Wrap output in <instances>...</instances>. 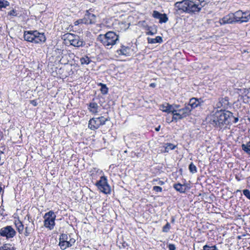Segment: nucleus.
<instances>
[{
  "instance_id": "42",
  "label": "nucleus",
  "mask_w": 250,
  "mask_h": 250,
  "mask_svg": "<svg viewBox=\"0 0 250 250\" xmlns=\"http://www.w3.org/2000/svg\"><path fill=\"white\" fill-rule=\"evenodd\" d=\"M153 190L156 192H161L162 191V188L159 186H154L153 188Z\"/></svg>"
},
{
  "instance_id": "4",
  "label": "nucleus",
  "mask_w": 250,
  "mask_h": 250,
  "mask_svg": "<svg viewBox=\"0 0 250 250\" xmlns=\"http://www.w3.org/2000/svg\"><path fill=\"white\" fill-rule=\"evenodd\" d=\"M191 108L187 105H185L184 108L179 109H175V112H174L172 117V121L182 120L189 116L191 114Z\"/></svg>"
},
{
  "instance_id": "5",
  "label": "nucleus",
  "mask_w": 250,
  "mask_h": 250,
  "mask_svg": "<svg viewBox=\"0 0 250 250\" xmlns=\"http://www.w3.org/2000/svg\"><path fill=\"white\" fill-rule=\"evenodd\" d=\"M56 218V215L52 210H50L45 213L43 216L44 227L49 230L53 229L55 225V220Z\"/></svg>"
},
{
  "instance_id": "36",
  "label": "nucleus",
  "mask_w": 250,
  "mask_h": 250,
  "mask_svg": "<svg viewBox=\"0 0 250 250\" xmlns=\"http://www.w3.org/2000/svg\"><path fill=\"white\" fill-rule=\"evenodd\" d=\"M176 147V146L172 144H167L166 146V151L168 152L169 150H173Z\"/></svg>"
},
{
  "instance_id": "48",
  "label": "nucleus",
  "mask_w": 250,
  "mask_h": 250,
  "mask_svg": "<svg viewBox=\"0 0 250 250\" xmlns=\"http://www.w3.org/2000/svg\"><path fill=\"white\" fill-rule=\"evenodd\" d=\"M172 105L174 106V108L176 109H179L178 108L180 107V105L179 104H174V105Z\"/></svg>"
},
{
  "instance_id": "15",
  "label": "nucleus",
  "mask_w": 250,
  "mask_h": 250,
  "mask_svg": "<svg viewBox=\"0 0 250 250\" xmlns=\"http://www.w3.org/2000/svg\"><path fill=\"white\" fill-rule=\"evenodd\" d=\"M160 109L163 112H167V113H171L173 115H174V112H175V108L174 106L168 103H166L165 104L161 105Z\"/></svg>"
},
{
  "instance_id": "55",
  "label": "nucleus",
  "mask_w": 250,
  "mask_h": 250,
  "mask_svg": "<svg viewBox=\"0 0 250 250\" xmlns=\"http://www.w3.org/2000/svg\"><path fill=\"white\" fill-rule=\"evenodd\" d=\"M236 179H237L238 181H239V178L236 177Z\"/></svg>"
},
{
  "instance_id": "24",
  "label": "nucleus",
  "mask_w": 250,
  "mask_h": 250,
  "mask_svg": "<svg viewBox=\"0 0 250 250\" xmlns=\"http://www.w3.org/2000/svg\"><path fill=\"white\" fill-rule=\"evenodd\" d=\"M147 42L149 43H162L163 42V39L160 36H157L155 38H147Z\"/></svg>"
},
{
  "instance_id": "9",
  "label": "nucleus",
  "mask_w": 250,
  "mask_h": 250,
  "mask_svg": "<svg viewBox=\"0 0 250 250\" xmlns=\"http://www.w3.org/2000/svg\"><path fill=\"white\" fill-rule=\"evenodd\" d=\"M16 234V231L11 226H7L0 229V235L7 239L13 238Z\"/></svg>"
},
{
  "instance_id": "45",
  "label": "nucleus",
  "mask_w": 250,
  "mask_h": 250,
  "mask_svg": "<svg viewBox=\"0 0 250 250\" xmlns=\"http://www.w3.org/2000/svg\"><path fill=\"white\" fill-rule=\"evenodd\" d=\"M153 182H157L156 184L160 185H163L164 184V182L163 181H161L160 180H158V179L154 180Z\"/></svg>"
},
{
  "instance_id": "12",
  "label": "nucleus",
  "mask_w": 250,
  "mask_h": 250,
  "mask_svg": "<svg viewBox=\"0 0 250 250\" xmlns=\"http://www.w3.org/2000/svg\"><path fill=\"white\" fill-rule=\"evenodd\" d=\"M220 24H231L235 22L234 13L229 14L219 20Z\"/></svg>"
},
{
  "instance_id": "47",
  "label": "nucleus",
  "mask_w": 250,
  "mask_h": 250,
  "mask_svg": "<svg viewBox=\"0 0 250 250\" xmlns=\"http://www.w3.org/2000/svg\"><path fill=\"white\" fill-rule=\"evenodd\" d=\"M246 96H247L248 98L250 99V89L248 90L247 94H246Z\"/></svg>"
},
{
  "instance_id": "34",
  "label": "nucleus",
  "mask_w": 250,
  "mask_h": 250,
  "mask_svg": "<svg viewBox=\"0 0 250 250\" xmlns=\"http://www.w3.org/2000/svg\"><path fill=\"white\" fill-rule=\"evenodd\" d=\"M168 21V18L166 14H164L162 15V16L159 19L160 23H166Z\"/></svg>"
},
{
  "instance_id": "46",
  "label": "nucleus",
  "mask_w": 250,
  "mask_h": 250,
  "mask_svg": "<svg viewBox=\"0 0 250 250\" xmlns=\"http://www.w3.org/2000/svg\"><path fill=\"white\" fill-rule=\"evenodd\" d=\"M3 153V152L0 150V166L2 165L3 164V162L1 160V156Z\"/></svg>"
},
{
  "instance_id": "41",
  "label": "nucleus",
  "mask_w": 250,
  "mask_h": 250,
  "mask_svg": "<svg viewBox=\"0 0 250 250\" xmlns=\"http://www.w3.org/2000/svg\"><path fill=\"white\" fill-rule=\"evenodd\" d=\"M85 24V21L83 20V19H79L74 22V25H78L80 24Z\"/></svg>"
},
{
  "instance_id": "43",
  "label": "nucleus",
  "mask_w": 250,
  "mask_h": 250,
  "mask_svg": "<svg viewBox=\"0 0 250 250\" xmlns=\"http://www.w3.org/2000/svg\"><path fill=\"white\" fill-rule=\"evenodd\" d=\"M150 27H148L147 29L148 31L146 32V35H153L155 34H156V32H153L151 30H150Z\"/></svg>"
},
{
  "instance_id": "23",
  "label": "nucleus",
  "mask_w": 250,
  "mask_h": 250,
  "mask_svg": "<svg viewBox=\"0 0 250 250\" xmlns=\"http://www.w3.org/2000/svg\"><path fill=\"white\" fill-rule=\"evenodd\" d=\"M16 248L13 244L10 243H4L0 247V250H16Z\"/></svg>"
},
{
  "instance_id": "19",
  "label": "nucleus",
  "mask_w": 250,
  "mask_h": 250,
  "mask_svg": "<svg viewBox=\"0 0 250 250\" xmlns=\"http://www.w3.org/2000/svg\"><path fill=\"white\" fill-rule=\"evenodd\" d=\"M83 40L81 39L79 36L75 37V39L70 43L71 45L75 47H80L83 45Z\"/></svg>"
},
{
  "instance_id": "54",
  "label": "nucleus",
  "mask_w": 250,
  "mask_h": 250,
  "mask_svg": "<svg viewBox=\"0 0 250 250\" xmlns=\"http://www.w3.org/2000/svg\"><path fill=\"white\" fill-rule=\"evenodd\" d=\"M171 222H172V223H173V222H174V218H172V219Z\"/></svg>"
},
{
  "instance_id": "50",
  "label": "nucleus",
  "mask_w": 250,
  "mask_h": 250,
  "mask_svg": "<svg viewBox=\"0 0 250 250\" xmlns=\"http://www.w3.org/2000/svg\"><path fill=\"white\" fill-rule=\"evenodd\" d=\"M160 126H159L158 127L156 128V130L158 131L160 129Z\"/></svg>"
},
{
  "instance_id": "6",
  "label": "nucleus",
  "mask_w": 250,
  "mask_h": 250,
  "mask_svg": "<svg viewBox=\"0 0 250 250\" xmlns=\"http://www.w3.org/2000/svg\"><path fill=\"white\" fill-rule=\"evenodd\" d=\"M107 121L108 119L103 116L93 118L89 121L88 127L92 130L98 129L100 126L104 125Z\"/></svg>"
},
{
  "instance_id": "25",
  "label": "nucleus",
  "mask_w": 250,
  "mask_h": 250,
  "mask_svg": "<svg viewBox=\"0 0 250 250\" xmlns=\"http://www.w3.org/2000/svg\"><path fill=\"white\" fill-rule=\"evenodd\" d=\"M77 36V35H75L73 34L67 33L64 35V37L65 38L64 40L66 41H68L69 43H70L71 42L75 39V37H76Z\"/></svg>"
},
{
  "instance_id": "44",
  "label": "nucleus",
  "mask_w": 250,
  "mask_h": 250,
  "mask_svg": "<svg viewBox=\"0 0 250 250\" xmlns=\"http://www.w3.org/2000/svg\"><path fill=\"white\" fill-rule=\"evenodd\" d=\"M169 250H175L176 247L174 244H170L168 246Z\"/></svg>"
},
{
  "instance_id": "13",
  "label": "nucleus",
  "mask_w": 250,
  "mask_h": 250,
  "mask_svg": "<svg viewBox=\"0 0 250 250\" xmlns=\"http://www.w3.org/2000/svg\"><path fill=\"white\" fill-rule=\"evenodd\" d=\"M229 99L228 97L220 98L218 99V101L215 104V108L223 110L228 107L229 105Z\"/></svg>"
},
{
  "instance_id": "51",
  "label": "nucleus",
  "mask_w": 250,
  "mask_h": 250,
  "mask_svg": "<svg viewBox=\"0 0 250 250\" xmlns=\"http://www.w3.org/2000/svg\"><path fill=\"white\" fill-rule=\"evenodd\" d=\"M150 85L151 86H152V87H154V86H155V83H151Z\"/></svg>"
},
{
  "instance_id": "53",
  "label": "nucleus",
  "mask_w": 250,
  "mask_h": 250,
  "mask_svg": "<svg viewBox=\"0 0 250 250\" xmlns=\"http://www.w3.org/2000/svg\"><path fill=\"white\" fill-rule=\"evenodd\" d=\"M1 191H2V188H1V186L0 185V193H1Z\"/></svg>"
},
{
  "instance_id": "35",
  "label": "nucleus",
  "mask_w": 250,
  "mask_h": 250,
  "mask_svg": "<svg viewBox=\"0 0 250 250\" xmlns=\"http://www.w3.org/2000/svg\"><path fill=\"white\" fill-rule=\"evenodd\" d=\"M68 236L66 234L62 233L60 235L59 240L60 242L65 241L68 240Z\"/></svg>"
},
{
  "instance_id": "56",
  "label": "nucleus",
  "mask_w": 250,
  "mask_h": 250,
  "mask_svg": "<svg viewBox=\"0 0 250 250\" xmlns=\"http://www.w3.org/2000/svg\"><path fill=\"white\" fill-rule=\"evenodd\" d=\"M236 179H237L238 181H239V178L236 177Z\"/></svg>"
},
{
  "instance_id": "2",
  "label": "nucleus",
  "mask_w": 250,
  "mask_h": 250,
  "mask_svg": "<svg viewBox=\"0 0 250 250\" xmlns=\"http://www.w3.org/2000/svg\"><path fill=\"white\" fill-rule=\"evenodd\" d=\"M24 39L25 41L34 43L44 42L46 38L43 33L35 31H25L24 32Z\"/></svg>"
},
{
  "instance_id": "11",
  "label": "nucleus",
  "mask_w": 250,
  "mask_h": 250,
  "mask_svg": "<svg viewBox=\"0 0 250 250\" xmlns=\"http://www.w3.org/2000/svg\"><path fill=\"white\" fill-rule=\"evenodd\" d=\"M187 6V13H188L199 12L202 9L194 0L188 1Z\"/></svg>"
},
{
  "instance_id": "20",
  "label": "nucleus",
  "mask_w": 250,
  "mask_h": 250,
  "mask_svg": "<svg viewBox=\"0 0 250 250\" xmlns=\"http://www.w3.org/2000/svg\"><path fill=\"white\" fill-rule=\"evenodd\" d=\"M25 228L24 235L25 236H29L34 229V224L33 222L30 224H26Z\"/></svg>"
},
{
  "instance_id": "3",
  "label": "nucleus",
  "mask_w": 250,
  "mask_h": 250,
  "mask_svg": "<svg viewBox=\"0 0 250 250\" xmlns=\"http://www.w3.org/2000/svg\"><path fill=\"white\" fill-rule=\"evenodd\" d=\"M99 39L104 46H112L118 40V36L114 32L110 31L104 35H100Z\"/></svg>"
},
{
  "instance_id": "16",
  "label": "nucleus",
  "mask_w": 250,
  "mask_h": 250,
  "mask_svg": "<svg viewBox=\"0 0 250 250\" xmlns=\"http://www.w3.org/2000/svg\"><path fill=\"white\" fill-rule=\"evenodd\" d=\"M202 103H203V101L201 99L192 98L190 99L189 104L187 105L189 106V107L191 108L192 110L193 109L195 108L198 106H200Z\"/></svg>"
},
{
  "instance_id": "1",
  "label": "nucleus",
  "mask_w": 250,
  "mask_h": 250,
  "mask_svg": "<svg viewBox=\"0 0 250 250\" xmlns=\"http://www.w3.org/2000/svg\"><path fill=\"white\" fill-rule=\"evenodd\" d=\"M208 119L210 125L219 129H222L224 125L236 123L238 121V117L234 116L231 112L225 110H217Z\"/></svg>"
},
{
  "instance_id": "26",
  "label": "nucleus",
  "mask_w": 250,
  "mask_h": 250,
  "mask_svg": "<svg viewBox=\"0 0 250 250\" xmlns=\"http://www.w3.org/2000/svg\"><path fill=\"white\" fill-rule=\"evenodd\" d=\"M80 61L82 65H87L91 62L90 58L87 56L81 58Z\"/></svg>"
},
{
  "instance_id": "33",
  "label": "nucleus",
  "mask_w": 250,
  "mask_h": 250,
  "mask_svg": "<svg viewBox=\"0 0 250 250\" xmlns=\"http://www.w3.org/2000/svg\"><path fill=\"white\" fill-rule=\"evenodd\" d=\"M188 168L190 172L192 173H195L197 172L196 167L193 164V163H191L190 164Z\"/></svg>"
},
{
  "instance_id": "40",
  "label": "nucleus",
  "mask_w": 250,
  "mask_h": 250,
  "mask_svg": "<svg viewBox=\"0 0 250 250\" xmlns=\"http://www.w3.org/2000/svg\"><path fill=\"white\" fill-rule=\"evenodd\" d=\"M8 15L12 17H16L17 16V11L15 9H12L8 12Z\"/></svg>"
},
{
  "instance_id": "30",
  "label": "nucleus",
  "mask_w": 250,
  "mask_h": 250,
  "mask_svg": "<svg viewBox=\"0 0 250 250\" xmlns=\"http://www.w3.org/2000/svg\"><path fill=\"white\" fill-rule=\"evenodd\" d=\"M101 86V91L103 94H106L108 93V88L105 84L100 83L99 84Z\"/></svg>"
},
{
  "instance_id": "29",
  "label": "nucleus",
  "mask_w": 250,
  "mask_h": 250,
  "mask_svg": "<svg viewBox=\"0 0 250 250\" xmlns=\"http://www.w3.org/2000/svg\"><path fill=\"white\" fill-rule=\"evenodd\" d=\"M10 3L6 0H0V9L6 8L9 6Z\"/></svg>"
},
{
  "instance_id": "38",
  "label": "nucleus",
  "mask_w": 250,
  "mask_h": 250,
  "mask_svg": "<svg viewBox=\"0 0 250 250\" xmlns=\"http://www.w3.org/2000/svg\"><path fill=\"white\" fill-rule=\"evenodd\" d=\"M170 228V225L169 223H167L163 228V231L167 232Z\"/></svg>"
},
{
  "instance_id": "8",
  "label": "nucleus",
  "mask_w": 250,
  "mask_h": 250,
  "mask_svg": "<svg viewBox=\"0 0 250 250\" xmlns=\"http://www.w3.org/2000/svg\"><path fill=\"white\" fill-rule=\"evenodd\" d=\"M236 22H247L250 20V13L249 12H243L238 10L234 13Z\"/></svg>"
},
{
  "instance_id": "52",
  "label": "nucleus",
  "mask_w": 250,
  "mask_h": 250,
  "mask_svg": "<svg viewBox=\"0 0 250 250\" xmlns=\"http://www.w3.org/2000/svg\"><path fill=\"white\" fill-rule=\"evenodd\" d=\"M32 104H33L34 105H36V103H35L34 101H32Z\"/></svg>"
},
{
  "instance_id": "28",
  "label": "nucleus",
  "mask_w": 250,
  "mask_h": 250,
  "mask_svg": "<svg viewBox=\"0 0 250 250\" xmlns=\"http://www.w3.org/2000/svg\"><path fill=\"white\" fill-rule=\"evenodd\" d=\"M242 148L245 152L250 155V142H249L247 144H243Z\"/></svg>"
},
{
  "instance_id": "17",
  "label": "nucleus",
  "mask_w": 250,
  "mask_h": 250,
  "mask_svg": "<svg viewBox=\"0 0 250 250\" xmlns=\"http://www.w3.org/2000/svg\"><path fill=\"white\" fill-rule=\"evenodd\" d=\"M69 240L59 242V245L61 249L62 250H65L66 248L71 247L75 242V239L74 238H71L69 237Z\"/></svg>"
},
{
  "instance_id": "31",
  "label": "nucleus",
  "mask_w": 250,
  "mask_h": 250,
  "mask_svg": "<svg viewBox=\"0 0 250 250\" xmlns=\"http://www.w3.org/2000/svg\"><path fill=\"white\" fill-rule=\"evenodd\" d=\"M198 4L200 7H203L205 6L208 2V0H194Z\"/></svg>"
},
{
  "instance_id": "10",
  "label": "nucleus",
  "mask_w": 250,
  "mask_h": 250,
  "mask_svg": "<svg viewBox=\"0 0 250 250\" xmlns=\"http://www.w3.org/2000/svg\"><path fill=\"white\" fill-rule=\"evenodd\" d=\"M188 0H182L180 2H177L174 4V9L176 14H179L182 13H187Z\"/></svg>"
},
{
  "instance_id": "37",
  "label": "nucleus",
  "mask_w": 250,
  "mask_h": 250,
  "mask_svg": "<svg viewBox=\"0 0 250 250\" xmlns=\"http://www.w3.org/2000/svg\"><path fill=\"white\" fill-rule=\"evenodd\" d=\"M162 14H161L157 11H154L153 12V17L154 18L159 19L160 17L162 16Z\"/></svg>"
},
{
  "instance_id": "14",
  "label": "nucleus",
  "mask_w": 250,
  "mask_h": 250,
  "mask_svg": "<svg viewBox=\"0 0 250 250\" xmlns=\"http://www.w3.org/2000/svg\"><path fill=\"white\" fill-rule=\"evenodd\" d=\"M83 20L85 21V24H93L96 21V16L95 15L89 13L88 11H86Z\"/></svg>"
},
{
  "instance_id": "7",
  "label": "nucleus",
  "mask_w": 250,
  "mask_h": 250,
  "mask_svg": "<svg viewBox=\"0 0 250 250\" xmlns=\"http://www.w3.org/2000/svg\"><path fill=\"white\" fill-rule=\"evenodd\" d=\"M96 186L103 193L105 194L110 193V187L107 183V180L105 176H102L100 180L96 183Z\"/></svg>"
},
{
  "instance_id": "21",
  "label": "nucleus",
  "mask_w": 250,
  "mask_h": 250,
  "mask_svg": "<svg viewBox=\"0 0 250 250\" xmlns=\"http://www.w3.org/2000/svg\"><path fill=\"white\" fill-rule=\"evenodd\" d=\"M99 107L97 103L92 102L89 104L88 109L90 112L95 114L98 113Z\"/></svg>"
},
{
  "instance_id": "39",
  "label": "nucleus",
  "mask_w": 250,
  "mask_h": 250,
  "mask_svg": "<svg viewBox=\"0 0 250 250\" xmlns=\"http://www.w3.org/2000/svg\"><path fill=\"white\" fill-rule=\"evenodd\" d=\"M244 195L249 200H250V191L249 189H245L243 191Z\"/></svg>"
},
{
  "instance_id": "22",
  "label": "nucleus",
  "mask_w": 250,
  "mask_h": 250,
  "mask_svg": "<svg viewBox=\"0 0 250 250\" xmlns=\"http://www.w3.org/2000/svg\"><path fill=\"white\" fill-rule=\"evenodd\" d=\"M14 224L18 232L22 234L24 229V226L22 222L19 219H17L15 221Z\"/></svg>"
},
{
  "instance_id": "32",
  "label": "nucleus",
  "mask_w": 250,
  "mask_h": 250,
  "mask_svg": "<svg viewBox=\"0 0 250 250\" xmlns=\"http://www.w3.org/2000/svg\"><path fill=\"white\" fill-rule=\"evenodd\" d=\"M203 250H219L216 246L205 245L203 248Z\"/></svg>"
},
{
  "instance_id": "27",
  "label": "nucleus",
  "mask_w": 250,
  "mask_h": 250,
  "mask_svg": "<svg viewBox=\"0 0 250 250\" xmlns=\"http://www.w3.org/2000/svg\"><path fill=\"white\" fill-rule=\"evenodd\" d=\"M174 188L177 191H179L181 193H184L185 192L186 188H185L184 186L181 184H175Z\"/></svg>"
},
{
  "instance_id": "57",
  "label": "nucleus",
  "mask_w": 250,
  "mask_h": 250,
  "mask_svg": "<svg viewBox=\"0 0 250 250\" xmlns=\"http://www.w3.org/2000/svg\"><path fill=\"white\" fill-rule=\"evenodd\" d=\"M236 179H237L238 181H239V178L236 177Z\"/></svg>"
},
{
  "instance_id": "18",
  "label": "nucleus",
  "mask_w": 250,
  "mask_h": 250,
  "mask_svg": "<svg viewBox=\"0 0 250 250\" xmlns=\"http://www.w3.org/2000/svg\"><path fill=\"white\" fill-rule=\"evenodd\" d=\"M118 54L120 55H125L126 56H129L132 53V50L128 46L122 45L120 49L117 51Z\"/></svg>"
},
{
  "instance_id": "49",
  "label": "nucleus",
  "mask_w": 250,
  "mask_h": 250,
  "mask_svg": "<svg viewBox=\"0 0 250 250\" xmlns=\"http://www.w3.org/2000/svg\"><path fill=\"white\" fill-rule=\"evenodd\" d=\"M26 217H27L28 218V220H29V219L30 218V215L29 214L26 215Z\"/></svg>"
}]
</instances>
